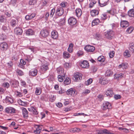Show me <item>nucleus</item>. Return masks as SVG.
Returning <instances> with one entry per match:
<instances>
[{
	"label": "nucleus",
	"instance_id": "1a4fd4ad",
	"mask_svg": "<svg viewBox=\"0 0 134 134\" xmlns=\"http://www.w3.org/2000/svg\"><path fill=\"white\" fill-rule=\"evenodd\" d=\"M15 111V109L14 108L11 107H7L5 110V112L10 114L14 113Z\"/></svg>",
	"mask_w": 134,
	"mask_h": 134
},
{
	"label": "nucleus",
	"instance_id": "338daca9",
	"mask_svg": "<svg viewBox=\"0 0 134 134\" xmlns=\"http://www.w3.org/2000/svg\"><path fill=\"white\" fill-rule=\"evenodd\" d=\"M114 97L115 99H120L121 97V96L119 95L116 94L114 96Z\"/></svg>",
	"mask_w": 134,
	"mask_h": 134
},
{
	"label": "nucleus",
	"instance_id": "f704fd0d",
	"mask_svg": "<svg viewBox=\"0 0 134 134\" xmlns=\"http://www.w3.org/2000/svg\"><path fill=\"white\" fill-rule=\"evenodd\" d=\"M80 131V129H79L75 128L70 129L69 130V131L71 133H75L76 132H78Z\"/></svg>",
	"mask_w": 134,
	"mask_h": 134
},
{
	"label": "nucleus",
	"instance_id": "c03bdc74",
	"mask_svg": "<svg viewBox=\"0 0 134 134\" xmlns=\"http://www.w3.org/2000/svg\"><path fill=\"white\" fill-rule=\"evenodd\" d=\"M16 21L15 20H11L10 23L12 27H14L17 24Z\"/></svg>",
	"mask_w": 134,
	"mask_h": 134
},
{
	"label": "nucleus",
	"instance_id": "6e6d98bb",
	"mask_svg": "<svg viewBox=\"0 0 134 134\" xmlns=\"http://www.w3.org/2000/svg\"><path fill=\"white\" fill-rule=\"evenodd\" d=\"M37 1L36 0H31L30 1L29 4L30 5H34L36 3Z\"/></svg>",
	"mask_w": 134,
	"mask_h": 134
},
{
	"label": "nucleus",
	"instance_id": "8fccbe9b",
	"mask_svg": "<svg viewBox=\"0 0 134 134\" xmlns=\"http://www.w3.org/2000/svg\"><path fill=\"white\" fill-rule=\"evenodd\" d=\"M133 30V28L132 27L130 26L126 30V32L128 33H130Z\"/></svg>",
	"mask_w": 134,
	"mask_h": 134
},
{
	"label": "nucleus",
	"instance_id": "a211bd4d",
	"mask_svg": "<svg viewBox=\"0 0 134 134\" xmlns=\"http://www.w3.org/2000/svg\"><path fill=\"white\" fill-rule=\"evenodd\" d=\"M28 110L29 111L32 112L34 115H36L38 113L35 108L33 107H31L28 108Z\"/></svg>",
	"mask_w": 134,
	"mask_h": 134
},
{
	"label": "nucleus",
	"instance_id": "49530a36",
	"mask_svg": "<svg viewBox=\"0 0 134 134\" xmlns=\"http://www.w3.org/2000/svg\"><path fill=\"white\" fill-rule=\"evenodd\" d=\"M90 92V91L88 89H86L82 93V95L83 96H85L87 94L89 93Z\"/></svg>",
	"mask_w": 134,
	"mask_h": 134
},
{
	"label": "nucleus",
	"instance_id": "bb28decb",
	"mask_svg": "<svg viewBox=\"0 0 134 134\" xmlns=\"http://www.w3.org/2000/svg\"><path fill=\"white\" fill-rule=\"evenodd\" d=\"M128 66V64L126 63H122L119 65L118 67L119 68H122L123 69H125L127 68Z\"/></svg>",
	"mask_w": 134,
	"mask_h": 134
},
{
	"label": "nucleus",
	"instance_id": "ea45409f",
	"mask_svg": "<svg viewBox=\"0 0 134 134\" xmlns=\"http://www.w3.org/2000/svg\"><path fill=\"white\" fill-rule=\"evenodd\" d=\"M98 60L100 62H103L105 61V58L104 56L101 55L98 57Z\"/></svg>",
	"mask_w": 134,
	"mask_h": 134
},
{
	"label": "nucleus",
	"instance_id": "bf43d9fd",
	"mask_svg": "<svg viewBox=\"0 0 134 134\" xmlns=\"http://www.w3.org/2000/svg\"><path fill=\"white\" fill-rule=\"evenodd\" d=\"M115 52L114 51H113L109 53V56L110 58H112L114 56Z\"/></svg>",
	"mask_w": 134,
	"mask_h": 134
},
{
	"label": "nucleus",
	"instance_id": "4c0bfd02",
	"mask_svg": "<svg viewBox=\"0 0 134 134\" xmlns=\"http://www.w3.org/2000/svg\"><path fill=\"white\" fill-rule=\"evenodd\" d=\"M65 78L64 75H59L58 76V80L60 82H62L63 81V79Z\"/></svg>",
	"mask_w": 134,
	"mask_h": 134
},
{
	"label": "nucleus",
	"instance_id": "e433bc0d",
	"mask_svg": "<svg viewBox=\"0 0 134 134\" xmlns=\"http://www.w3.org/2000/svg\"><path fill=\"white\" fill-rule=\"evenodd\" d=\"M34 32L31 29L28 30L26 31V34L28 35H31L34 34Z\"/></svg>",
	"mask_w": 134,
	"mask_h": 134
},
{
	"label": "nucleus",
	"instance_id": "9b49d317",
	"mask_svg": "<svg viewBox=\"0 0 134 134\" xmlns=\"http://www.w3.org/2000/svg\"><path fill=\"white\" fill-rule=\"evenodd\" d=\"M99 82L102 85H105L108 83L109 80L107 79L101 77L99 80Z\"/></svg>",
	"mask_w": 134,
	"mask_h": 134
},
{
	"label": "nucleus",
	"instance_id": "473e14b6",
	"mask_svg": "<svg viewBox=\"0 0 134 134\" xmlns=\"http://www.w3.org/2000/svg\"><path fill=\"white\" fill-rule=\"evenodd\" d=\"M26 63V62L23 59H21L20 60V63L19 66L21 68H23Z\"/></svg>",
	"mask_w": 134,
	"mask_h": 134
},
{
	"label": "nucleus",
	"instance_id": "680f3d73",
	"mask_svg": "<svg viewBox=\"0 0 134 134\" xmlns=\"http://www.w3.org/2000/svg\"><path fill=\"white\" fill-rule=\"evenodd\" d=\"M16 72L20 76H21L23 74L22 71L19 70H17Z\"/></svg>",
	"mask_w": 134,
	"mask_h": 134
},
{
	"label": "nucleus",
	"instance_id": "a878e982",
	"mask_svg": "<svg viewBox=\"0 0 134 134\" xmlns=\"http://www.w3.org/2000/svg\"><path fill=\"white\" fill-rule=\"evenodd\" d=\"M42 92V90L40 87H37L35 88V93L37 95H40Z\"/></svg>",
	"mask_w": 134,
	"mask_h": 134
},
{
	"label": "nucleus",
	"instance_id": "6e6552de",
	"mask_svg": "<svg viewBox=\"0 0 134 134\" xmlns=\"http://www.w3.org/2000/svg\"><path fill=\"white\" fill-rule=\"evenodd\" d=\"M64 12V10L63 9L62 7H59L57 8L56 13L57 15L60 16L63 14Z\"/></svg>",
	"mask_w": 134,
	"mask_h": 134
},
{
	"label": "nucleus",
	"instance_id": "7c9ffc66",
	"mask_svg": "<svg viewBox=\"0 0 134 134\" xmlns=\"http://www.w3.org/2000/svg\"><path fill=\"white\" fill-rule=\"evenodd\" d=\"M107 13L112 15H114L116 13V10L115 9H112L110 10L107 11Z\"/></svg>",
	"mask_w": 134,
	"mask_h": 134
},
{
	"label": "nucleus",
	"instance_id": "6ab92c4d",
	"mask_svg": "<svg viewBox=\"0 0 134 134\" xmlns=\"http://www.w3.org/2000/svg\"><path fill=\"white\" fill-rule=\"evenodd\" d=\"M51 37L53 39H56L58 37V34L57 31L55 30H53L51 33Z\"/></svg>",
	"mask_w": 134,
	"mask_h": 134
},
{
	"label": "nucleus",
	"instance_id": "864d4df0",
	"mask_svg": "<svg viewBox=\"0 0 134 134\" xmlns=\"http://www.w3.org/2000/svg\"><path fill=\"white\" fill-rule=\"evenodd\" d=\"M64 66L65 68H68L71 67V64L70 63H65L64 65Z\"/></svg>",
	"mask_w": 134,
	"mask_h": 134
},
{
	"label": "nucleus",
	"instance_id": "0e129e2a",
	"mask_svg": "<svg viewBox=\"0 0 134 134\" xmlns=\"http://www.w3.org/2000/svg\"><path fill=\"white\" fill-rule=\"evenodd\" d=\"M84 114V113H75L74 114L73 116H81L82 115H83Z\"/></svg>",
	"mask_w": 134,
	"mask_h": 134
},
{
	"label": "nucleus",
	"instance_id": "20e7f679",
	"mask_svg": "<svg viewBox=\"0 0 134 134\" xmlns=\"http://www.w3.org/2000/svg\"><path fill=\"white\" fill-rule=\"evenodd\" d=\"M84 49L87 52H93L95 49L94 47L90 45L86 46Z\"/></svg>",
	"mask_w": 134,
	"mask_h": 134
},
{
	"label": "nucleus",
	"instance_id": "72a5a7b5",
	"mask_svg": "<svg viewBox=\"0 0 134 134\" xmlns=\"http://www.w3.org/2000/svg\"><path fill=\"white\" fill-rule=\"evenodd\" d=\"M130 52L128 50H126L124 53V55L125 57H129L131 56Z\"/></svg>",
	"mask_w": 134,
	"mask_h": 134
},
{
	"label": "nucleus",
	"instance_id": "ddd939ff",
	"mask_svg": "<svg viewBox=\"0 0 134 134\" xmlns=\"http://www.w3.org/2000/svg\"><path fill=\"white\" fill-rule=\"evenodd\" d=\"M109 0H98V3L100 7L104 6L108 4Z\"/></svg>",
	"mask_w": 134,
	"mask_h": 134
},
{
	"label": "nucleus",
	"instance_id": "603ef678",
	"mask_svg": "<svg viewBox=\"0 0 134 134\" xmlns=\"http://www.w3.org/2000/svg\"><path fill=\"white\" fill-rule=\"evenodd\" d=\"M6 19L3 15H2L0 16V21L2 22H5L6 21Z\"/></svg>",
	"mask_w": 134,
	"mask_h": 134
},
{
	"label": "nucleus",
	"instance_id": "79ce46f5",
	"mask_svg": "<svg viewBox=\"0 0 134 134\" xmlns=\"http://www.w3.org/2000/svg\"><path fill=\"white\" fill-rule=\"evenodd\" d=\"M70 82L71 80L69 78H66L64 81V83L65 85H67L70 84Z\"/></svg>",
	"mask_w": 134,
	"mask_h": 134
},
{
	"label": "nucleus",
	"instance_id": "13d9d810",
	"mask_svg": "<svg viewBox=\"0 0 134 134\" xmlns=\"http://www.w3.org/2000/svg\"><path fill=\"white\" fill-rule=\"evenodd\" d=\"M55 97L54 95H51L50 96V100L51 102H53L55 100Z\"/></svg>",
	"mask_w": 134,
	"mask_h": 134
},
{
	"label": "nucleus",
	"instance_id": "4d7b16f0",
	"mask_svg": "<svg viewBox=\"0 0 134 134\" xmlns=\"http://www.w3.org/2000/svg\"><path fill=\"white\" fill-rule=\"evenodd\" d=\"M2 86H3L5 87H6L7 88H8L9 87V84L8 82H4L3 83Z\"/></svg>",
	"mask_w": 134,
	"mask_h": 134
},
{
	"label": "nucleus",
	"instance_id": "7ed1b4c3",
	"mask_svg": "<svg viewBox=\"0 0 134 134\" xmlns=\"http://www.w3.org/2000/svg\"><path fill=\"white\" fill-rule=\"evenodd\" d=\"M82 75L78 72L75 73L74 75L73 79L74 81H77L81 80L82 79Z\"/></svg>",
	"mask_w": 134,
	"mask_h": 134
},
{
	"label": "nucleus",
	"instance_id": "f3484780",
	"mask_svg": "<svg viewBox=\"0 0 134 134\" xmlns=\"http://www.w3.org/2000/svg\"><path fill=\"white\" fill-rule=\"evenodd\" d=\"M114 134L110 132L107 129H104L101 130L97 134Z\"/></svg>",
	"mask_w": 134,
	"mask_h": 134
},
{
	"label": "nucleus",
	"instance_id": "39448f33",
	"mask_svg": "<svg viewBox=\"0 0 134 134\" xmlns=\"http://www.w3.org/2000/svg\"><path fill=\"white\" fill-rule=\"evenodd\" d=\"M68 24L71 26L75 25L77 23L76 19L73 17H70L68 20Z\"/></svg>",
	"mask_w": 134,
	"mask_h": 134
},
{
	"label": "nucleus",
	"instance_id": "de8ad7c7",
	"mask_svg": "<svg viewBox=\"0 0 134 134\" xmlns=\"http://www.w3.org/2000/svg\"><path fill=\"white\" fill-rule=\"evenodd\" d=\"M55 12V9L53 8L51 10L50 14H49V16L51 18L53 17V16L54 14V13Z\"/></svg>",
	"mask_w": 134,
	"mask_h": 134
},
{
	"label": "nucleus",
	"instance_id": "f257e3e1",
	"mask_svg": "<svg viewBox=\"0 0 134 134\" xmlns=\"http://www.w3.org/2000/svg\"><path fill=\"white\" fill-rule=\"evenodd\" d=\"M114 32L111 30L107 31L104 33V36L107 39L109 40L112 39L114 37Z\"/></svg>",
	"mask_w": 134,
	"mask_h": 134
},
{
	"label": "nucleus",
	"instance_id": "4468645a",
	"mask_svg": "<svg viewBox=\"0 0 134 134\" xmlns=\"http://www.w3.org/2000/svg\"><path fill=\"white\" fill-rule=\"evenodd\" d=\"M81 67L83 68H88L89 66V64L88 61L84 60L80 64Z\"/></svg>",
	"mask_w": 134,
	"mask_h": 134
},
{
	"label": "nucleus",
	"instance_id": "f8f14e48",
	"mask_svg": "<svg viewBox=\"0 0 134 134\" xmlns=\"http://www.w3.org/2000/svg\"><path fill=\"white\" fill-rule=\"evenodd\" d=\"M35 130H34V133H35L38 134L40 133L42 130L41 126L39 125H35Z\"/></svg>",
	"mask_w": 134,
	"mask_h": 134
},
{
	"label": "nucleus",
	"instance_id": "58836bf2",
	"mask_svg": "<svg viewBox=\"0 0 134 134\" xmlns=\"http://www.w3.org/2000/svg\"><path fill=\"white\" fill-rule=\"evenodd\" d=\"M73 44L72 43H70L69 44V47L68 49V51L70 53H71L72 52L73 47Z\"/></svg>",
	"mask_w": 134,
	"mask_h": 134
},
{
	"label": "nucleus",
	"instance_id": "cd10ccee",
	"mask_svg": "<svg viewBox=\"0 0 134 134\" xmlns=\"http://www.w3.org/2000/svg\"><path fill=\"white\" fill-rule=\"evenodd\" d=\"M105 75L107 77H110L113 75V72L111 69H108L106 71Z\"/></svg>",
	"mask_w": 134,
	"mask_h": 134
},
{
	"label": "nucleus",
	"instance_id": "c85d7f7f",
	"mask_svg": "<svg viewBox=\"0 0 134 134\" xmlns=\"http://www.w3.org/2000/svg\"><path fill=\"white\" fill-rule=\"evenodd\" d=\"M76 15L77 17H80L82 14V12L80 9H77L76 10Z\"/></svg>",
	"mask_w": 134,
	"mask_h": 134
},
{
	"label": "nucleus",
	"instance_id": "e2e57ef3",
	"mask_svg": "<svg viewBox=\"0 0 134 134\" xmlns=\"http://www.w3.org/2000/svg\"><path fill=\"white\" fill-rule=\"evenodd\" d=\"M83 51L79 50L77 53V55L78 56L82 55H83Z\"/></svg>",
	"mask_w": 134,
	"mask_h": 134
},
{
	"label": "nucleus",
	"instance_id": "c756f323",
	"mask_svg": "<svg viewBox=\"0 0 134 134\" xmlns=\"http://www.w3.org/2000/svg\"><path fill=\"white\" fill-rule=\"evenodd\" d=\"M5 101L7 103L9 104L13 103L14 102V100L12 98L7 97L6 98Z\"/></svg>",
	"mask_w": 134,
	"mask_h": 134
},
{
	"label": "nucleus",
	"instance_id": "412c9836",
	"mask_svg": "<svg viewBox=\"0 0 134 134\" xmlns=\"http://www.w3.org/2000/svg\"><path fill=\"white\" fill-rule=\"evenodd\" d=\"M49 69L48 65L46 64L42 65L41 67V70L43 72H45Z\"/></svg>",
	"mask_w": 134,
	"mask_h": 134
},
{
	"label": "nucleus",
	"instance_id": "0eeeda50",
	"mask_svg": "<svg viewBox=\"0 0 134 134\" xmlns=\"http://www.w3.org/2000/svg\"><path fill=\"white\" fill-rule=\"evenodd\" d=\"M8 48L7 44L5 42H2L0 44V49L3 51H5Z\"/></svg>",
	"mask_w": 134,
	"mask_h": 134
},
{
	"label": "nucleus",
	"instance_id": "b1692460",
	"mask_svg": "<svg viewBox=\"0 0 134 134\" xmlns=\"http://www.w3.org/2000/svg\"><path fill=\"white\" fill-rule=\"evenodd\" d=\"M15 32L18 35H21L23 33L22 29L20 27H16L14 30Z\"/></svg>",
	"mask_w": 134,
	"mask_h": 134
},
{
	"label": "nucleus",
	"instance_id": "5701e85b",
	"mask_svg": "<svg viewBox=\"0 0 134 134\" xmlns=\"http://www.w3.org/2000/svg\"><path fill=\"white\" fill-rule=\"evenodd\" d=\"M90 13L92 16H95L98 14L99 12L97 10L93 9L91 11Z\"/></svg>",
	"mask_w": 134,
	"mask_h": 134
},
{
	"label": "nucleus",
	"instance_id": "a19ab883",
	"mask_svg": "<svg viewBox=\"0 0 134 134\" xmlns=\"http://www.w3.org/2000/svg\"><path fill=\"white\" fill-rule=\"evenodd\" d=\"M63 56L64 58H69L70 57L69 53L67 52H64L63 54Z\"/></svg>",
	"mask_w": 134,
	"mask_h": 134
},
{
	"label": "nucleus",
	"instance_id": "09e8293b",
	"mask_svg": "<svg viewBox=\"0 0 134 134\" xmlns=\"http://www.w3.org/2000/svg\"><path fill=\"white\" fill-rule=\"evenodd\" d=\"M93 80L92 79H90L87 81H86L85 83V85H88L91 84Z\"/></svg>",
	"mask_w": 134,
	"mask_h": 134
},
{
	"label": "nucleus",
	"instance_id": "3c124183",
	"mask_svg": "<svg viewBox=\"0 0 134 134\" xmlns=\"http://www.w3.org/2000/svg\"><path fill=\"white\" fill-rule=\"evenodd\" d=\"M91 2L90 4L89 5V7L91 8H92L94 6V4H95L96 3V1H90Z\"/></svg>",
	"mask_w": 134,
	"mask_h": 134
},
{
	"label": "nucleus",
	"instance_id": "2eb2a0df",
	"mask_svg": "<svg viewBox=\"0 0 134 134\" xmlns=\"http://www.w3.org/2000/svg\"><path fill=\"white\" fill-rule=\"evenodd\" d=\"M37 70L36 69H32L30 71L29 74L31 76H35L37 75Z\"/></svg>",
	"mask_w": 134,
	"mask_h": 134
},
{
	"label": "nucleus",
	"instance_id": "69168bd1",
	"mask_svg": "<svg viewBox=\"0 0 134 134\" xmlns=\"http://www.w3.org/2000/svg\"><path fill=\"white\" fill-rule=\"evenodd\" d=\"M20 84L22 86L24 87H25L26 85V82L22 80H21Z\"/></svg>",
	"mask_w": 134,
	"mask_h": 134
},
{
	"label": "nucleus",
	"instance_id": "dca6fc26",
	"mask_svg": "<svg viewBox=\"0 0 134 134\" xmlns=\"http://www.w3.org/2000/svg\"><path fill=\"white\" fill-rule=\"evenodd\" d=\"M129 25L128 21L125 20H123L121 21L120 23L121 27L123 28H126Z\"/></svg>",
	"mask_w": 134,
	"mask_h": 134
},
{
	"label": "nucleus",
	"instance_id": "052dcab7",
	"mask_svg": "<svg viewBox=\"0 0 134 134\" xmlns=\"http://www.w3.org/2000/svg\"><path fill=\"white\" fill-rule=\"evenodd\" d=\"M95 37L96 39L98 40L99 38H100L101 36L98 33H96L95 36Z\"/></svg>",
	"mask_w": 134,
	"mask_h": 134
},
{
	"label": "nucleus",
	"instance_id": "2f4dec72",
	"mask_svg": "<svg viewBox=\"0 0 134 134\" xmlns=\"http://www.w3.org/2000/svg\"><path fill=\"white\" fill-rule=\"evenodd\" d=\"M129 16L131 17H134V9H131L129 10L128 12Z\"/></svg>",
	"mask_w": 134,
	"mask_h": 134
},
{
	"label": "nucleus",
	"instance_id": "c9c22d12",
	"mask_svg": "<svg viewBox=\"0 0 134 134\" xmlns=\"http://www.w3.org/2000/svg\"><path fill=\"white\" fill-rule=\"evenodd\" d=\"M100 22V20L98 19H96L93 21L92 22V25H97Z\"/></svg>",
	"mask_w": 134,
	"mask_h": 134
},
{
	"label": "nucleus",
	"instance_id": "aec40b11",
	"mask_svg": "<svg viewBox=\"0 0 134 134\" xmlns=\"http://www.w3.org/2000/svg\"><path fill=\"white\" fill-rule=\"evenodd\" d=\"M10 84L12 86L14 87H16L18 86L19 83L18 81L13 80L11 81Z\"/></svg>",
	"mask_w": 134,
	"mask_h": 134
},
{
	"label": "nucleus",
	"instance_id": "a18cd8bd",
	"mask_svg": "<svg viewBox=\"0 0 134 134\" xmlns=\"http://www.w3.org/2000/svg\"><path fill=\"white\" fill-rule=\"evenodd\" d=\"M68 3L66 1L62 2L60 4V5L62 7H65L68 5Z\"/></svg>",
	"mask_w": 134,
	"mask_h": 134
},
{
	"label": "nucleus",
	"instance_id": "5fc2aeb1",
	"mask_svg": "<svg viewBox=\"0 0 134 134\" xmlns=\"http://www.w3.org/2000/svg\"><path fill=\"white\" fill-rule=\"evenodd\" d=\"M57 71L58 74H62L64 72V71L62 68L61 67H59L57 68Z\"/></svg>",
	"mask_w": 134,
	"mask_h": 134
},
{
	"label": "nucleus",
	"instance_id": "393cba45",
	"mask_svg": "<svg viewBox=\"0 0 134 134\" xmlns=\"http://www.w3.org/2000/svg\"><path fill=\"white\" fill-rule=\"evenodd\" d=\"M106 94L108 96L111 97L114 95V92L112 90L108 89L106 92Z\"/></svg>",
	"mask_w": 134,
	"mask_h": 134
},
{
	"label": "nucleus",
	"instance_id": "9d476101",
	"mask_svg": "<svg viewBox=\"0 0 134 134\" xmlns=\"http://www.w3.org/2000/svg\"><path fill=\"white\" fill-rule=\"evenodd\" d=\"M49 31L46 29H43L40 32L41 36L43 37H46L48 36L49 35Z\"/></svg>",
	"mask_w": 134,
	"mask_h": 134
},
{
	"label": "nucleus",
	"instance_id": "37998d69",
	"mask_svg": "<svg viewBox=\"0 0 134 134\" xmlns=\"http://www.w3.org/2000/svg\"><path fill=\"white\" fill-rule=\"evenodd\" d=\"M124 76V74H119L115 75V79L121 78Z\"/></svg>",
	"mask_w": 134,
	"mask_h": 134
},
{
	"label": "nucleus",
	"instance_id": "774afa93",
	"mask_svg": "<svg viewBox=\"0 0 134 134\" xmlns=\"http://www.w3.org/2000/svg\"><path fill=\"white\" fill-rule=\"evenodd\" d=\"M16 92L17 93L16 95H17V97H22L23 94H22V93H21V92H19L18 91H16Z\"/></svg>",
	"mask_w": 134,
	"mask_h": 134
},
{
	"label": "nucleus",
	"instance_id": "f03ea898",
	"mask_svg": "<svg viewBox=\"0 0 134 134\" xmlns=\"http://www.w3.org/2000/svg\"><path fill=\"white\" fill-rule=\"evenodd\" d=\"M111 108V104L108 102H105L103 103L102 107V108L103 110H105L107 109H110Z\"/></svg>",
	"mask_w": 134,
	"mask_h": 134
},
{
	"label": "nucleus",
	"instance_id": "423d86ee",
	"mask_svg": "<svg viewBox=\"0 0 134 134\" xmlns=\"http://www.w3.org/2000/svg\"><path fill=\"white\" fill-rule=\"evenodd\" d=\"M75 92L76 90L75 89L71 88L68 90L66 93L68 95L74 96L76 95Z\"/></svg>",
	"mask_w": 134,
	"mask_h": 134
},
{
	"label": "nucleus",
	"instance_id": "4be33fe9",
	"mask_svg": "<svg viewBox=\"0 0 134 134\" xmlns=\"http://www.w3.org/2000/svg\"><path fill=\"white\" fill-rule=\"evenodd\" d=\"M22 112L24 118H27L28 116V112L26 109L24 108H22Z\"/></svg>",
	"mask_w": 134,
	"mask_h": 134
}]
</instances>
